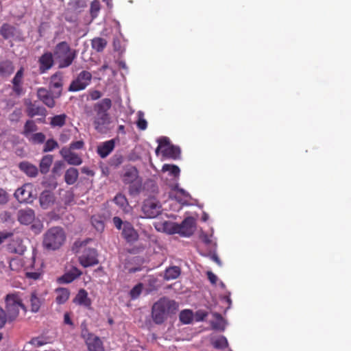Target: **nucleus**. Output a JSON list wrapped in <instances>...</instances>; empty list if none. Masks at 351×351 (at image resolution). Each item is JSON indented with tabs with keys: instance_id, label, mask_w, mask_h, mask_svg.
Listing matches in <instances>:
<instances>
[{
	"instance_id": "obj_1",
	"label": "nucleus",
	"mask_w": 351,
	"mask_h": 351,
	"mask_svg": "<svg viewBox=\"0 0 351 351\" xmlns=\"http://www.w3.org/2000/svg\"><path fill=\"white\" fill-rule=\"evenodd\" d=\"M178 310V304L173 300L162 297L152 308V317L156 324H161Z\"/></svg>"
},
{
	"instance_id": "obj_2",
	"label": "nucleus",
	"mask_w": 351,
	"mask_h": 351,
	"mask_svg": "<svg viewBox=\"0 0 351 351\" xmlns=\"http://www.w3.org/2000/svg\"><path fill=\"white\" fill-rule=\"evenodd\" d=\"M53 56L58 64V68L64 69L72 64L77 57V51L71 49L66 41H62L55 46Z\"/></svg>"
},
{
	"instance_id": "obj_3",
	"label": "nucleus",
	"mask_w": 351,
	"mask_h": 351,
	"mask_svg": "<svg viewBox=\"0 0 351 351\" xmlns=\"http://www.w3.org/2000/svg\"><path fill=\"white\" fill-rule=\"evenodd\" d=\"M112 106V101L109 98L103 99L93 106L95 112L93 123L95 128L98 132H103L105 125L109 123L110 115L108 111Z\"/></svg>"
},
{
	"instance_id": "obj_4",
	"label": "nucleus",
	"mask_w": 351,
	"mask_h": 351,
	"mask_svg": "<svg viewBox=\"0 0 351 351\" xmlns=\"http://www.w3.org/2000/svg\"><path fill=\"white\" fill-rule=\"evenodd\" d=\"M66 239L64 230L60 227L49 228L44 235L43 246L47 250L59 249Z\"/></svg>"
},
{
	"instance_id": "obj_5",
	"label": "nucleus",
	"mask_w": 351,
	"mask_h": 351,
	"mask_svg": "<svg viewBox=\"0 0 351 351\" xmlns=\"http://www.w3.org/2000/svg\"><path fill=\"white\" fill-rule=\"evenodd\" d=\"M6 311L10 322L15 319L19 313V310H25L22 299L18 293L8 294L5 297Z\"/></svg>"
},
{
	"instance_id": "obj_6",
	"label": "nucleus",
	"mask_w": 351,
	"mask_h": 351,
	"mask_svg": "<svg viewBox=\"0 0 351 351\" xmlns=\"http://www.w3.org/2000/svg\"><path fill=\"white\" fill-rule=\"evenodd\" d=\"M141 210L144 215L143 217L153 219L161 213L162 206L156 198L150 197L144 200Z\"/></svg>"
},
{
	"instance_id": "obj_7",
	"label": "nucleus",
	"mask_w": 351,
	"mask_h": 351,
	"mask_svg": "<svg viewBox=\"0 0 351 351\" xmlns=\"http://www.w3.org/2000/svg\"><path fill=\"white\" fill-rule=\"evenodd\" d=\"M195 223L193 217L185 218L181 223H173L171 233L179 234L182 237H190L195 231Z\"/></svg>"
},
{
	"instance_id": "obj_8",
	"label": "nucleus",
	"mask_w": 351,
	"mask_h": 351,
	"mask_svg": "<svg viewBox=\"0 0 351 351\" xmlns=\"http://www.w3.org/2000/svg\"><path fill=\"white\" fill-rule=\"evenodd\" d=\"M81 336L85 340L88 351H104L100 338L89 332L86 326L82 328Z\"/></svg>"
},
{
	"instance_id": "obj_9",
	"label": "nucleus",
	"mask_w": 351,
	"mask_h": 351,
	"mask_svg": "<svg viewBox=\"0 0 351 351\" xmlns=\"http://www.w3.org/2000/svg\"><path fill=\"white\" fill-rule=\"evenodd\" d=\"M92 75L90 72L82 71L77 77L71 83L69 90L71 92H77L84 90L90 83Z\"/></svg>"
},
{
	"instance_id": "obj_10",
	"label": "nucleus",
	"mask_w": 351,
	"mask_h": 351,
	"mask_svg": "<svg viewBox=\"0 0 351 351\" xmlns=\"http://www.w3.org/2000/svg\"><path fill=\"white\" fill-rule=\"evenodd\" d=\"M80 264L84 267H88L98 264L97 253L96 250L93 248L86 249L83 254L79 257Z\"/></svg>"
},
{
	"instance_id": "obj_11",
	"label": "nucleus",
	"mask_w": 351,
	"mask_h": 351,
	"mask_svg": "<svg viewBox=\"0 0 351 351\" xmlns=\"http://www.w3.org/2000/svg\"><path fill=\"white\" fill-rule=\"evenodd\" d=\"M53 53L49 51L45 52L38 59L39 71L45 73L54 64Z\"/></svg>"
},
{
	"instance_id": "obj_12",
	"label": "nucleus",
	"mask_w": 351,
	"mask_h": 351,
	"mask_svg": "<svg viewBox=\"0 0 351 351\" xmlns=\"http://www.w3.org/2000/svg\"><path fill=\"white\" fill-rule=\"evenodd\" d=\"M60 154L62 157L70 165H80L82 163V159L81 157L77 154L71 151V149L68 148L67 147H63L60 149Z\"/></svg>"
},
{
	"instance_id": "obj_13",
	"label": "nucleus",
	"mask_w": 351,
	"mask_h": 351,
	"mask_svg": "<svg viewBox=\"0 0 351 351\" xmlns=\"http://www.w3.org/2000/svg\"><path fill=\"white\" fill-rule=\"evenodd\" d=\"M34 219L35 213L32 208L20 209L17 213V219L23 225L31 224Z\"/></svg>"
},
{
	"instance_id": "obj_14",
	"label": "nucleus",
	"mask_w": 351,
	"mask_h": 351,
	"mask_svg": "<svg viewBox=\"0 0 351 351\" xmlns=\"http://www.w3.org/2000/svg\"><path fill=\"white\" fill-rule=\"evenodd\" d=\"M122 236L129 243L135 242L138 239V232L134 228L132 223L128 221H124L122 228Z\"/></svg>"
},
{
	"instance_id": "obj_15",
	"label": "nucleus",
	"mask_w": 351,
	"mask_h": 351,
	"mask_svg": "<svg viewBox=\"0 0 351 351\" xmlns=\"http://www.w3.org/2000/svg\"><path fill=\"white\" fill-rule=\"evenodd\" d=\"M171 190L176 192V199L182 204H189V202L192 199L190 194L183 189L180 188L178 183L170 185Z\"/></svg>"
},
{
	"instance_id": "obj_16",
	"label": "nucleus",
	"mask_w": 351,
	"mask_h": 351,
	"mask_svg": "<svg viewBox=\"0 0 351 351\" xmlns=\"http://www.w3.org/2000/svg\"><path fill=\"white\" fill-rule=\"evenodd\" d=\"M27 106V114L29 117H34L37 115L45 117L47 114L46 109L38 105L36 101H29L25 103Z\"/></svg>"
},
{
	"instance_id": "obj_17",
	"label": "nucleus",
	"mask_w": 351,
	"mask_h": 351,
	"mask_svg": "<svg viewBox=\"0 0 351 351\" xmlns=\"http://www.w3.org/2000/svg\"><path fill=\"white\" fill-rule=\"evenodd\" d=\"M38 99L47 107L52 108L55 106L56 102L51 93L45 88H39L37 90Z\"/></svg>"
},
{
	"instance_id": "obj_18",
	"label": "nucleus",
	"mask_w": 351,
	"mask_h": 351,
	"mask_svg": "<svg viewBox=\"0 0 351 351\" xmlns=\"http://www.w3.org/2000/svg\"><path fill=\"white\" fill-rule=\"evenodd\" d=\"M130 177H127L124 180L125 183H129V193L131 195H136L142 193V178L141 177H134L132 180H129Z\"/></svg>"
},
{
	"instance_id": "obj_19",
	"label": "nucleus",
	"mask_w": 351,
	"mask_h": 351,
	"mask_svg": "<svg viewBox=\"0 0 351 351\" xmlns=\"http://www.w3.org/2000/svg\"><path fill=\"white\" fill-rule=\"evenodd\" d=\"M8 250L11 253L21 255L26 251V247L23 243L22 239L19 237H16L9 243Z\"/></svg>"
},
{
	"instance_id": "obj_20",
	"label": "nucleus",
	"mask_w": 351,
	"mask_h": 351,
	"mask_svg": "<svg viewBox=\"0 0 351 351\" xmlns=\"http://www.w3.org/2000/svg\"><path fill=\"white\" fill-rule=\"evenodd\" d=\"M114 146L115 142L114 139L105 141L97 146V152L101 158H104L113 151Z\"/></svg>"
},
{
	"instance_id": "obj_21",
	"label": "nucleus",
	"mask_w": 351,
	"mask_h": 351,
	"mask_svg": "<svg viewBox=\"0 0 351 351\" xmlns=\"http://www.w3.org/2000/svg\"><path fill=\"white\" fill-rule=\"evenodd\" d=\"M23 72L24 69L21 67L16 73L15 74L14 78L12 79V90L14 93L17 95H20L23 93Z\"/></svg>"
},
{
	"instance_id": "obj_22",
	"label": "nucleus",
	"mask_w": 351,
	"mask_h": 351,
	"mask_svg": "<svg viewBox=\"0 0 351 351\" xmlns=\"http://www.w3.org/2000/svg\"><path fill=\"white\" fill-rule=\"evenodd\" d=\"M63 86L62 74L60 72H56L51 77L49 86L52 89H57L58 91L56 93V97H59L61 95Z\"/></svg>"
},
{
	"instance_id": "obj_23",
	"label": "nucleus",
	"mask_w": 351,
	"mask_h": 351,
	"mask_svg": "<svg viewBox=\"0 0 351 351\" xmlns=\"http://www.w3.org/2000/svg\"><path fill=\"white\" fill-rule=\"evenodd\" d=\"M73 302L87 308H90L91 305V300L88 296V293L84 289H80L77 294L73 299Z\"/></svg>"
},
{
	"instance_id": "obj_24",
	"label": "nucleus",
	"mask_w": 351,
	"mask_h": 351,
	"mask_svg": "<svg viewBox=\"0 0 351 351\" xmlns=\"http://www.w3.org/2000/svg\"><path fill=\"white\" fill-rule=\"evenodd\" d=\"M55 201V197L53 193L49 191H44L40 195V204L44 209L50 207Z\"/></svg>"
},
{
	"instance_id": "obj_25",
	"label": "nucleus",
	"mask_w": 351,
	"mask_h": 351,
	"mask_svg": "<svg viewBox=\"0 0 351 351\" xmlns=\"http://www.w3.org/2000/svg\"><path fill=\"white\" fill-rule=\"evenodd\" d=\"M158 192V186L156 182L152 179H147L142 182V193L145 195H152Z\"/></svg>"
},
{
	"instance_id": "obj_26",
	"label": "nucleus",
	"mask_w": 351,
	"mask_h": 351,
	"mask_svg": "<svg viewBox=\"0 0 351 351\" xmlns=\"http://www.w3.org/2000/svg\"><path fill=\"white\" fill-rule=\"evenodd\" d=\"M19 169L27 176H37V167L29 162L23 161L19 163Z\"/></svg>"
},
{
	"instance_id": "obj_27",
	"label": "nucleus",
	"mask_w": 351,
	"mask_h": 351,
	"mask_svg": "<svg viewBox=\"0 0 351 351\" xmlns=\"http://www.w3.org/2000/svg\"><path fill=\"white\" fill-rule=\"evenodd\" d=\"M162 153V155L166 157L177 159L180 157V149L177 146L170 145L169 146H167V147L164 148Z\"/></svg>"
},
{
	"instance_id": "obj_28",
	"label": "nucleus",
	"mask_w": 351,
	"mask_h": 351,
	"mask_svg": "<svg viewBox=\"0 0 351 351\" xmlns=\"http://www.w3.org/2000/svg\"><path fill=\"white\" fill-rule=\"evenodd\" d=\"M53 160V156L49 154L45 155L42 158L40 162V171L41 173L46 174L49 172Z\"/></svg>"
},
{
	"instance_id": "obj_29",
	"label": "nucleus",
	"mask_w": 351,
	"mask_h": 351,
	"mask_svg": "<svg viewBox=\"0 0 351 351\" xmlns=\"http://www.w3.org/2000/svg\"><path fill=\"white\" fill-rule=\"evenodd\" d=\"M56 301L59 304H64L69 298L70 292L66 288H58L56 290Z\"/></svg>"
},
{
	"instance_id": "obj_30",
	"label": "nucleus",
	"mask_w": 351,
	"mask_h": 351,
	"mask_svg": "<svg viewBox=\"0 0 351 351\" xmlns=\"http://www.w3.org/2000/svg\"><path fill=\"white\" fill-rule=\"evenodd\" d=\"M14 70V67L12 62L6 60L0 63V75L2 77H8L10 75Z\"/></svg>"
},
{
	"instance_id": "obj_31",
	"label": "nucleus",
	"mask_w": 351,
	"mask_h": 351,
	"mask_svg": "<svg viewBox=\"0 0 351 351\" xmlns=\"http://www.w3.org/2000/svg\"><path fill=\"white\" fill-rule=\"evenodd\" d=\"M82 272L77 269L75 268L72 271L66 273L59 278V281L62 283H70L75 278L79 277Z\"/></svg>"
},
{
	"instance_id": "obj_32",
	"label": "nucleus",
	"mask_w": 351,
	"mask_h": 351,
	"mask_svg": "<svg viewBox=\"0 0 351 351\" xmlns=\"http://www.w3.org/2000/svg\"><path fill=\"white\" fill-rule=\"evenodd\" d=\"M180 269L179 267L173 266L166 269L164 278L167 280L176 279L180 275Z\"/></svg>"
},
{
	"instance_id": "obj_33",
	"label": "nucleus",
	"mask_w": 351,
	"mask_h": 351,
	"mask_svg": "<svg viewBox=\"0 0 351 351\" xmlns=\"http://www.w3.org/2000/svg\"><path fill=\"white\" fill-rule=\"evenodd\" d=\"M27 185H25L16 190L14 196L20 202H25L30 196V192L26 190Z\"/></svg>"
},
{
	"instance_id": "obj_34",
	"label": "nucleus",
	"mask_w": 351,
	"mask_h": 351,
	"mask_svg": "<svg viewBox=\"0 0 351 351\" xmlns=\"http://www.w3.org/2000/svg\"><path fill=\"white\" fill-rule=\"evenodd\" d=\"M91 45L93 49L101 52L106 47L107 41L103 38H95L92 40Z\"/></svg>"
},
{
	"instance_id": "obj_35",
	"label": "nucleus",
	"mask_w": 351,
	"mask_h": 351,
	"mask_svg": "<svg viewBox=\"0 0 351 351\" xmlns=\"http://www.w3.org/2000/svg\"><path fill=\"white\" fill-rule=\"evenodd\" d=\"M14 31L15 28L13 26L4 23L0 29V34L5 39H8L14 36Z\"/></svg>"
},
{
	"instance_id": "obj_36",
	"label": "nucleus",
	"mask_w": 351,
	"mask_h": 351,
	"mask_svg": "<svg viewBox=\"0 0 351 351\" xmlns=\"http://www.w3.org/2000/svg\"><path fill=\"white\" fill-rule=\"evenodd\" d=\"M46 343H47V341L43 337H34L28 343H27L25 345L24 350H25V351H30L28 350L29 347L30 346H33L35 348H38V347H40Z\"/></svg>"
},
{
	"instance_id": "obj_37",
	"label": "nucleus",
	"mask_w": 351,
	"mask_h": 351,
	"mask_svg": "<svg viewBox=\"0 0 351 351\" xmlns=\"http://www.w3.org/2000/svg\"><path fill=\"white\" fill-rule=\"evenodd\" d=\"M66 115L62 114L56 115L51 119L50 124L52 127H62L65 125Z\"/></svg>"
},
{
	"instance_id": "obj_38",
	"label": "nucleus",
	"mask_w": 351,
	"mask_h": 351,
	"mask_svg": "<svg viewBox=\"0 0 351 351\" xmlns=\"http://www.w3.org/2000/svg\"><path fill=\"white\" fill-rule=\"evenodd\" d=\"M211 343L217 349H224L228 347V340L224 336H220L212 340Z\"/></svg>"
},
{
	"instance_id": "obj_39",
	"label": "nucleus",
	"mask_w": 351,
	"mask_h": 351,
	"mask_svg": "<svg viewBox=\"0 0 351 351\" xmlns=\"http://www.w3.org/2000/svg\"><path fill=\"white\" fill-rule=\"evenodd\" d=\"M162 173H168L169 176H179L180 170L176 165L165 164L162 167Z\"/></svg>"
},
{
	"instance_id": "obj_40",
	"label": "nucleus",
	"mask_w": 351,
	"mask_h": 351,
	"mask_svg": "<svg viewBox=\"0 0 351 351\" xmlns=\"http://www.w3.org/2000/svg\"><path fill=\"white\" fill-rule=\"evenodd\" d=\"M180 320L184 324H189L191 323L193 319V314L191 310L182 311L179 315Z\"/></svg>"
},
{
	"instance_id": "obj_41",
	"label": "nucleus",
	"mask_w": 351,
	"mask_h": 351,
	"mask_svg": "<svg viewBox=\"0 0 351 351\" xmlns=\"http://www.w3.org/2000/svg\"><path fill=\"white\" fill-rule=\"evenodd\" d=\"M30 306L31 311L36 313L39 311L41 306V301L38 298L35 293H32L30 297Z\"/></svg>"
},
{
	"instance_id": "obj_42",
	"label": "nucleus",
	"mask_w": 351,
	"mask_h": 351,
	"mask_svg": "<svg viewBox=\"0 0 351 351\" xmlns=\"http://www.w3.org/2000/svg\"><path fill=\"white\" fill-rule=\"evenodd\" d=\"M38 130V127L32 120H28L26 121L24 125L23 134L27 136L30 133L35 132Z\"/></svg>"
},
{
	"instance_id": "obj_43",
	"label": "nucleus",
	"mask_w": 351,
	"mask_h": 351,
	"mask_svg": "<svg viewBox=\"0 0 351 351\" xmlns=\"http://www.w3.org/2000/svg\"><path fill=\"white\" fill-rule=\"evenodd\" d=\"M138 120L136 121L137 128L141 130H145L147 128V122L144 118V113L138 111L137 113Z\"/></svg>"
},
{
	"instance_id": "obj_44",
	"label": "nucleus",
	"mask_w": 351,
	"mask_h": 351,
	"mask_svg": "<svg viewBox=\"0 0 351 351\" xmlns=\"http://www.w3.org/2000/svg\"><path fill=\"white\" fill-rule=\"evenodd\" d=\"M58 147V143L53 138L47 140L44 145L43 152H49Z\"/></svg>"
},
{
	"instance_id": "obj_45",
	"label": "nucleus",
	"mask_w": 351,
	"mask_h": 351,
	"mask_svg": "<svg viewBox=\"0 0 351 351\" xmlns=\"http://www.w3.org/2000/svg\"><path fill=\"white\" fill-rule=\"evenodd\" d=\"M68 4L73 10H77L86 6V2L85 0H70Z\"/></svg>"
},
{
	"instance_id": "obj_46",
	"label": "nucleus",
	"mask_w": 351,
	"mask_h": 351,
	"mask_svg": "<svg viewBox=\"0 0 351 351\" xmlns=\"http://www.w3.org/2000/svg\"><path fill=\"white\" fill-rule=\"evenodd\" d=\"M143 288L142 283L135 285L130 291V295L132 299H136L141 293Z\"/></svg>"
},
{
	"instance_id": "obj_47",
	"label": "nucleus",
	"mask_w": 351,
	"mask_h": 351,
	"mask_svg": "<svg viewBox=\"0 0 351 351\" xmlns=\"http://www.w3.org/2000/svg\"><path fill=\"white\" fill-rule=\"evenodd\" d=\"M113 201L114 203L118 205L120 208H124L128 204L127 199L122 194H117L114 197Z\"/></svg>"
},
{
	"instance_id": "obj_48",
	"label": "nucleus",
	"mask_w": 351,
	"mask_h": 351,
	"mask_svg": "<svg viewBox=\"0 0 351 351\" xmlns=\"http://www.w3.org/2000/svg\"><path fill=\"white\" fill-rule=\"evenodd\" d=\"M91 223L97 231L101 232L104 230L105 226L101 220L98 219L95 217H92Z\"/></svg>"
},
{
	"instance_id": "obj_49",
	"label": "nucleus",
	"mask_w": 351,
	"mask_h": 351,
	"mask_svg": "<svg viewBox=\"0 0 351 351\" xmlns=\"http://www.w3.org/2000/svg\"><path fill=\"white\" fill-rule=\"evenodd\" d=\"M46 136L42 132L35 133L32 136V141L34 143L41 144L43 143L45 141Z\"/></svg>"
},
{
	"instance_id": "obj_50",
	"label": "nucleus",
	"mask_w": 351,
	"mask_h": 351,
	"mask_svg": "<svg viewBox=\"0 0 351 351\" xmlns=\"http://www.w3.org/2000/svg\"><path fill=\"white\" fill-rule=\"evenodd\" d=\"M123 161V157L121 154H115L110 159V165L114 167H118Z\"/></svg>"
},
{
	"instance_id": "obj_51",
	"label": "nucleus",
	"mask_w": 351,
	"mask_h": 351,
	"mask_svg": "<svg viewBox=\"0 0 351 351\" xmlns=\"http://www.w3.org/2000/svg\"><path fill=\"white\" fill-rule=\"evenodd\" d=\"M8 320V314L0 307V328H3Z\"/></svg>"
},
{
	"instance_id": "obj_52",
	"label": "nucleus",
	"mask_w": 351,
	"mask_h": 351,
	"mask_svg": "<svg viewBox=\"0 0 351 351\" xmlns=\"http://www.w3.org/2000/svg\"><path fill=\"white\" fill-rule=\"evenodd\" d=\"M84 146V142L82 140L72 142L69 145L71 150L81 149Z\"/></svg>"
},
{
	"instance_id": "obj_53",
	"label": "nucleus",
	"mask_w": 351,
	"mask_h": 351,
	"mask_svg": "<svg viewBox=\"0 0 351 351\" xmlns=\"http://www.w3.org/2000/svg\"><path fill=\"white\" fill-rule=\"evenodd\" d=\"M100 9L99 3L98 1H93L90 5V14L93 16H96L97 12Z\"/></svg>"
},
{
	"instance_id": "obj_54",
	"label": "nucleus",
	"mask_w": 351,
	"mask_h": 351,
	"mask_svg": "<svg viewBox=\"0 0 351 351\" xmlns=\"http://www.w3.org/2000/svg\"><path fill=\"white\" fill-rule=\"evenodd\" d=\"M157 142L158 143L160 147H162L163 149L167 147V146H169L171 145L169 138L166 136L159 138L157 140Z\"/></svg>"
},
{
	"instance_id": "obj_55",
	"label": "nucleus",
	"mask_w": 351,
	"mask_h": 351,
	"mask_svg": "<svg viewBox=\"0 0 351 351\" xmlns=\"http://www.w3.org/2000/svg\"><path fill=\"white\" fill-rule=\"evenodd\" d=\"M215 317L218 319V323H213L212 326L215 329H221L223 330V326H221V323L222 322V316L219 313L215 314Z\"/></svg>"
},
{
	"instance_id": "obj_56",
	"label": "nucleus",
	"mask_w": 351,
	"mask_h": 351,
	"mask_svg": "<svg viewBox=\"0 0 351 351\" xmlns=\"http://www.w3.org/2000/svg\"><path fill=\"white\" fill-rule=\"evenodd\" d=\"M64 167V163L62 161H56L54 163L53 167V173H58L60 170H62Z\"/></svg>"
},
{
	"instance_id": "obj_57",
	"label": "nucleus",
	"mask_w": 351,
	"mask_h": 351,
	"mask_svg": "<svg viewBox=\"0 0 351 351\" xmlns=\"http://www.w3.org/2000/svg\"><path fill=\"white\" fill-rule=\"evenodd\" d=\"M114 226L118 229L121 230L122 226L123 227L124 222L119 217H114L112 219Z\"/></svg>"
},
{
	"instance_id": "obj_58",
	"label": "nucleus",
	"mask_w": 351,
	"mask_h": 351,
	"mask_svg": "<svg viewBox=\"0 0 351 351\" xmlns=\"http://www.w3.org/2000/svg\"><path fill=\"white\" fill-rule=\"evenodd\" d=\"M89 96L92 100H97L101 97V93L97 90H90L89 91Z\"/></svg>"
},
{
	"instance_id": "obj_59",
	"label": "nucleus",
	"mask_w": 351,
	"mask_h": 351,
	"mask_svg": "<svg viewBox=\"0 0 351 351\" xmlns=\"http://www.w3.org/2000/svg\"><path fill=\"white\" fill-rule=\"evenodd\" d=\"M21 110L18 109V110H15L10 116V119L12 121H17L19 118L21 117Z\"/></svg>"
},
{
	"instance_id": "obj_60",
	"label": "nucleus",
	"mask_w": 351,
	"mask_h": 351,
	"mask_svg": "<svg viewBox=\"0 0 351 351\" xmlns=\"http://www.w3.org/2000/svg\"><path fill=\"white\" fill-rule=\"evenodd\" d=\"M8 200L7 193L0 189V204H5Z\"/></svg>"
},
{
	"instance_id": "obj_61",
	"label": "nucleus",
	"mask_w": 351,
	"mask_h": 351,
	"mask_svg": "<svg viewBox=\"0 0 351 351\" xmlns=\"http://www.w3.org/2000/svg\"><path fill=\"white\" fill-rule=\"evenodd\" d=\"M206 274H207L208 279L209 280L210 283L213 285H215L217 282V276L210 271H207Z\"/></svg>"
},
{
	"instance_id": "obj_62",
	"label": "nucleus",
	"mask_w": 351,
	"mask_h": 351,
	"mask_svg": "<svg viewBox=\"0 0 351 351\" xmlns=\"http://www.w3.org/2000/svg\"><path fill=\"white\" fill-rule=\"evenodd\" d=\"M40 276V273L39 272H27L26 277L28 278H31L33 280H38Z\"/></svg>"
},
{
	"instance_id": "obj_63",
	"label": "nucleus",
	"mask_w": 351,
	"mask_h": 351,
	"mask_svg": "<svg viewBox=\"0 0 351 351\" xmlns=\"http://www.w3.org/2000/svg\"><path fill=\"white\" fill-rule=\"evenodd\" d=\"M13 235L12 232H1L0 233V244H1L5 239L11 237Z\"/></svg>"
},
{
	"instance_id": "obj_64",
	"label": "nucleus",
	"mask_w": 351,
	"mask_h": 351,
	"mask_svg": "<svg viewBox=\"0 0 351 351\" xmlns=\"http://www.w3.org/2000/svg\"><path fill=\"white\" fill-rule=\"evenodd\" d=\"M64 176H78V171L77 169L74 167H71L69 169H67Z\"/></svg>"
}]
</instances>
